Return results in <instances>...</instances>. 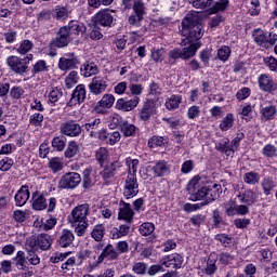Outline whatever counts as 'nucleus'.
I'll return each instance as SVG.
<instances>
[{"label": "nucleus", "mask_w": 277, "mask_h": 277, "mask_svg": "<svg viewBox=\"0 0 277 277\" xmlns=\"http://www.w3.org/2000/svg\"><path fill=\"white\" fill-rule=\"evenodd\" d=\"M201 18L197 13L186 14L182 21L181 34L184 37L181 45L185 47L183 51L181 49H173L169 52L171 60H189L196 55L198 49H200V38H202V24Z\"/></svg>", "instance_id": "f257e3e1"}, {"label": "nucleus", "mask_w": 277, "mask_h": 277, "mask_svg": "<svg viewBox=\"0 0 277 277\" xmlns=\"http://www.w3.org/2000/svg\"><path fill=\"white\" fill-rule=\"evenodd\" d=\"M186 189L190 195L189 200L193 202L205 200L203 202H200L203 207H207L210 202L217 200V198H220V194H222V185L214 183L200 188V184L196 177L188 182Z\"/></svg>", "instance_id": "f03ea898"}, {"label": "nucleus", "mask_w": 277, "mask_h": 277, "mask_svg": "<svg viewBox=\"0 0 277 277\" xmlns=\"http://www.w3.org/2000/svg\"><path fill=\"white\" fill-rule=\"evenodd\" d=\"M34 60V54H28L26 57L9 56L6 64L15 75H25L29 70V62Z\"/></svg>", "instance_id": "7ed1b4c3"}, {"label": "nucleus", "mask_w": 277, "mask_h": 277, "mask_svg": "<svg viewBox=\"0 0 277 277\" xmlns=\"http://www.w3.org/2000/svg\"><path fill=\"white\" fill-rule=\"evenodd\" d=\"M71 40L72 37L68 35L67 28L61 27L56 38L50 42V57H55V55H57V49H64V47H68Z\"/></svg>", "instance_id": "20e7f679"}, {"label": "nucleus", "mask_w": 277, "mask_h": 277, "mask_svg": "<svg viewBox=\"0 0 277 277\" xmlns=\"http://www.w3.org/2000/svg\"><path fill=\"white\" fill-rule=\"evenodd\" d=\"M53 245V239L49 234H39L26 240V250H50Z\"/></svg>", "instance_id": "39448f33"}, {"label": "nucleus", "mask_w": 277, "mask_h": 277, "mask_svg": "<svg viewBox=\"0 0 277 277\" xmlns=\"http://www.w3.org/2000/svg\"><path fill=\"white\" fill-rule=\"evenodd\" d=\"M119 259L120 253L118 252V250H116L114 245L108 243L106 247H104V249H102V252L97 256V260L91 264V269H94V267H98V265H101V263H103L104 261L105 263H107V261H118Z\"/></svg>", "instance_id": "423d86ee"}, {"label": "nucleus", "mask_w": 277, "mask_h": 277, "mask_svg": "<svg viewBox=\"0 0 277 277\" xmlns=\"http://www.w3.org/2000/svg\"><path fill=\"white\" fill-rule=\"evenodd\" d=\"M193 8L196 10H207V8H211L214 4L215 12H224L226 8H228V0H188Z\"/></svg>", "instance_id": "0eeeda50"}, {"label": "nucleus", "mask_w": 277, "mask_h": 277, "mask_svg": "<svg viewBox=\"0 0 277 277\" xmlns=\"http://www.w3.org/2000/svg\"><path fill=\"white\" fill-rule=\"evenodd\" d=\"M140 194V184L137 183L136 174H128L123 185V196L129 198H135V195Z\"/></svg>", "instance_id": "6e6552de"}, {"label": "nucleus", "mask_w": 277, "mask_h": 277, "mask_svg": "<svg viewBox=\"0 0 277 277\" xmlns=\"http://www.w3.org/2000/svg\"><path fill=\"white\" fill-rule=\"evenodd\" d=\"M81 183V175L77 172L65 173L60 182V189H75Z\"/></svg>", "instance_id": "1a4fd4ad"}, {"label": "nucleus", "mask_w": 277, "mask_h": 277, "mask_svg": "<svg viewBox=\"0 0 277 277\" xmlns=\"http://www.w3.org/2000/svg\"><path fill=\"white\" fill-rule=\"evenodd\" d=\"M89 213H90V205L82 203L80 206H77L71 211V216L69 217L70 224L87 222L85 220H88V214Z\"/></svg>", "instance_id": "9d476101"}, {"label": "nucleus", "mask_w": 277, "mask_h": 277, "mask_svg": "<svg viewBox=\"0 0 277 277\" xmlns=\"http://www.w3.org/2000/svg\"><path fill=\"white\" fill-rule=\"evenodd\" d=\"M60 131L62 135H66L67 137H79L81 135V124L77 123L75 120H69L61 124Z\"/></svg>", "instance_id": "9b49d317"}, {"label": "nucleus", "mask_w": 277, "mask_h": 277, "mask_svg": "<svg viewBox=\"0 0 277 277\" xmlns=\"http://www.w3.org/2000/svg\"><path fill=\"white\" fill-rule=\"evenodd\" d=\"M114 21L116 19L109 10H101L94 16L95 27H111Z\"/></svg>", "instance_id": "f8f14e48"}, {"label": "nucleus", "mask_w": 277, "mask_h": 277, "mask_svg": "<svg viewBox=\"0 0 277 277\" xmlns=\"http://www.w3.org/2000/svg\"><path fill=\"white\" fill-rule=\"evenodd\" d=\"M107 77L95 76L92 78V81L89 84V90L91 94L98 96V94H103V92L107 90Z\"/></svg>", "instance_id": "ddd939ff"}, {"label": "nucleus", "mask_w": 277, "mask_h": 277, "mask_svg": "<svg viewBox=\"0 0 277 277\" xmlns=\"http://www.w3.org/2000/svg\"><path fill=\"white\" fill-rule=\"evenodd\" d=\"M83 129L90 133V137H101L103 129V122L100 118L91 119L89 122L83 124Z\"/></svg>", "instance_id": "4468645a"}, {"label": "nucleus", "mask_w": 277, "mask_h": 277, "mask_svg": "<svg viewBox=\"0 0 277 277\" xmlns=\"http://www.w3.org/2000/svg\"><path fill=\"white\" fill-rule=\"evenodd\" d=\"M87 98L85 84H78L71 93V98L68 102L69 107L81 105Z\"/></svg>", "instance_id": "2eb2a0df"}, {"label": "nucleus", "mask_w": 277, "mask_h": 277, "mask_svg": "<svg viewBox=\"0 0 277 277\" xmlns=\"http://www.w3.org/2000/svg\"><path fill=\"white\" fill-rule=\"evenodd\" d=\"M183 255L173 253L167 255L164 260L160 261V265H164V267H171L172 269H181V267H183Z\"/></svg>", "instance_id": "dca6fc26"}, {"label": "nucleus", "mask_w": 277, "mask_h": 277, "mask_svg": "<svg viewBox=\"0 0 277 277\" xmlns=\"http://www.w3.org/2000/svg\"><path fill=\"white\" fill-rule=\"evenodd\" d=\"M140 105V98L137 95H134L131 100L119 98L116 103V109H120L121 111H133L134 107Z\"/></svg>", "instance_id": "f3484780"}, {"label": "nucleus", "mask_w": 277, "mask_h": 277, "mask_svg": "<svg viewBox=\"0 0 277 277\" xmlns=\"http://www.w3.org/2000/svg\"><path fill=\"white\" fill-rule=\"evenodd\" d=\"M66 27L69 38H75L76 36H83L85 34V25L79 21H70Z\"/></svg>", "instance_id": "a211bd4d"}, {"label": "nucleus", "mask_w": 277, "mask_h": 277, "mask_svg": "<svg viewBox=\"0 0 277 277\" xmlns=\"http://www.w3.org/2000/svg\"><path fill=\"white\" fill-rule=\"evenodd\" d=\"M134 215L135 212H133V209H131V205L121 200L119 202L118 220H124L126 222H129V224H131L133 222Z\"/></svg>", "instance_id": "6ab92c4d"}, {"label": "nucleus", "mask_w": 277, "mask_h": 277, "mask_svg": "<svg viewBox=\"0 0 277 277\" xmlns=\"http://www.w3.org/2000/svg\"><path fill=\"white\" fill-rule=\"evenodd\" d=\"M259 85L260 89L263 90V92H276L277 90V84L276 82H274V80H272V78H269V76L267 75H261L259 77Z\"/></svg>", "instance_id": "aec40b11"}, {"label": "nucleus", "mask_w": 277, "mask_h": 277, "mask_svg": "<svg viewBox=\"0 0 277 277\" xmlns=\"http://www.w3.org/2000/svg\"><path fill=\"white\" fill-rule=\"evenodd\" d=\"M98 140L114 146L115 144H118V141L120 140V132H107V130H102Z\"/></svg>", "instance_id": "412c9836"}, {"label": "nucleus", "mask_w": 277, "mask_h": 277, "mask_svg": "<svg viewBox=\"0 0 277 277\" xmlns=\"http://www.w3.org/2000/svg\"><path fill=\"white\" fill-rule=\"evenodd\" d=\"M79 65V58L74 56L71 58L61 57L58 61L60 70H75Z\"/></svg>", "instance_id": "4be33fe9"}, {"label": "nucleus", "mask_w": 277, "mask_h": 277, "mask_svg": "<svg viewBox=\"0 0 277 277\" xmlns=\"http://www.w3.org/2000/svg\"><path fill=\"white\" fill-rule=\"evenodd\" d=\"M131 233V223L127 222V224H122L119 227H114L110 230L111 239H120L121 237H127Z\"/></svg>", "instance_id": "5701e85b"}, {"label": "nucleus", "mask_w": 277, "mask_h": 277, "mask_svg": "<svg viewBox=\"0 0 277 277\" xmlns=\"http://www.w3.org/2000/svg\"><path fill=\"white\" fill-rule=\"evenodd\" d=\"M75 241V234L70 232V229H63L57 243L61 248H68L72 246V242Z\"/></svg>", "instance_id": "b1692460"}, {"label": "nucleus", "mask_w": 277, "mask_h": 277, "mask_svg": "<svg viewBox=\"0 0 277 277\" xmlns=\"http://www.w3.org/2000/svg\"><path fill=\"white\" fill-rule=\"evenodd\" d=\"M28 200H29V186L24 185L19 188V190L15 195L16 207H24V205H27Z\"/></svg>", "instance_id": "393cba45"}, {"label": "nucleus", "mask_w": 277, "mask_h": 277, "mask_svg": "<svg viewBox=\"0 0 277 277\" xmlns=\"http://www.w3.org/2000/svg\"><path fill=\"white\" fill-rule=\"evenodd\" d=\"M32 209H35V211H44V209H47V198H44V195L35 192L32 194Z\"/></svg>", "instance_id": "a878e982"}, {"label": "nucleus", "mask_w": 277, "mask_h": 277, "mask_svg": "<svg viewBox=\"0 0 277 277\" xmlns=\"http://www.w3.org/2000/svg\"><path fill=\"white\" fill-rule=\"evenodd\" d=\"M237 198H239L240 202L243 205H248V207H251V205H254L256 202V196H254V192L247 189L242 194H238Z\"/></svg>", "instance_id": "bb28decb"}, {"label": "nucleus", "mask_w": 277, "mask_h": 277, "mask_svg": "<svg viewBox=\"0 0 277 277\" xmlns=\"http://www.w3.org/2000/svg\"><path fill=\"white\" fill-rule=\"evenodd\" d=\"M122 3L123 5H126V8H129V3H133L134 14L138 16H144V14H146L144 2L142 0H138V1L123 0Z\"/></svg>", "instance_id": "cd10ccee"}, {"label": "nucleus", "mask_w": 277, "mask_h": 277, "mask_svg": "<svg viewBox=\"0 0 277 277\" xmlns=\"http://www.w3.org/2000/svg\"><path fill=\"white\" fill-rule=\"evenodd\" d=\"M253 40L259 44L260 47L267 48V42H269V37L265 34V31L261 29H255L253 31Z\"/></svg>", "instance_id": "c85d7f7f"}, {"label": "nucleus", "mask_w": 277, "mask_h": 277, "mask_svg": "<svg viewBox=\"0 0 277 277\" xmlns=\"http://www.w3.org/2000/svg\"><path fill=\"white\" fill-rule=\"evenodd\" d=\"M114 103H116V97H114L111 94H105L95 106V110L98 111V107L110 109V107H114Z\"/></svg>", "instance_id": "c756f323"}, {"label": "nucleus", "mask_w": 277, "mask_h": 277, "mask_svg": "<svg viewBox=\"0 0 277 277\" xmlns=\"http://www.w3.org/2000/svg\"><path fill=\"white\" fill-rule=\"evenodd\" d=\"M80 70L83 77H92V75H98V65L96 63H87Z\"/></svg>", "instance_id": "7c9ffc66"}, {"label": "nucleus", "mask_w": 277, "mask_h": 277, "mask_svg": "<svg viewBox=\"0 0 277 277\" xmlns=\"http://www.w3.org/2000/svg\"><path fill=\"white\" fill-rule=\"evenodd\" d=\"M168 170H170V167H168V162H166V160H159L153 167V172L156 176H164V174H168Z\"/></svg>", "instance_id": "2f4dec72"}, {"label": "nucleus", "mask_w": 277, "mask_h": 277, "mask_svg": "<svg viewBox=\"0 0 277 277\" xmlns=\"http://www.w3.org/2000/svg\"><path fill=\"white\" fill-rule=\"evenodd\" d=\"M120 131L123 133L124 137H131L135 135L136 128L133 123L129 121H123L120 123Z\"/></svg>", "instance_id": "473e14b6"}, {"label": "nucleus", "mask_w": 277, "mask_h": 277, "mask_svg": "<svg viewBox=\"0 0 277 277\" xmlns=\"http://www.w3.org/2000/svg\"><path fill=\"white\" fill-rule=\"evenodd\" d=\"M261 186L263 188L264 195L269 196L272 190L276 187V182L272 177H266L262 180Z\"/></svg>", "instance_id": "72a5a7b5"}, {"label": "nucleus", "mask_w": 277, "mask_h": 277, "mask_svg": "<svg viewBox=\"0 0 277 277\" xmlns=\"http://www.w3.org/2000/svg\"><path fill=\"white\" fill-rule=\"evenodd\" d=\"M235 124V117L233 114H227L220 123L221 131H228V129H233Z\"/></svg>", "instance_id": "f704fd0d"}, {"label": "nucleus", "mask_w": 277, "mask_h": 277, "mask_svg": "<svg viewBox=\"0 0 277 277\" xmlns=\"http://www.w3.org/2000/svg\"><path fill=\"white\" fill-rule=\"evenodd\" d=\"M79 153V144L75 141H70L67 145V148L65 150V157L66 159H72Z\"/></svg>", "instance_id": "c9c22d12"}, {"label": "nucleus", "mask_w": 277, "mask_h": 277, "mask_svg": "<svg viewBox=\"0 0 277 277\" xmlns=\"http://www.w3.org/2000/svg\"><path fill=\"white\" fill-rule=\"evenodd\" d=\"M92 170L85 169L82 172V187L83 189H90L92 185H94V182H92Z\"/></svg>", "instance_id": "e433bc0d"}, {"label": "nucleus", "mask_w": 277, "mask_h": 277, "mask_svg": "<svg viewBox=\"0 0 277 277\" xmlns=\"http://www.w3.org/2000/svg\"><path fill=\"white\" fill-rule=\"evenodd\" d=\"M91 237L95 241H103V237H105V226L104 225H95L92 233Z\"/></svg>", "instance_id": "4c0bfd02"}, {"label": "nucleus", "mask_w": 277, "mask_h": 277, "mask_svg": "<svg viewBox=\"0 0 277 277\" xmlns=\"http://www.w3.org/2000/svg\"><path fill=\"white\" fill-rule=\"evenodd\" d=\"M13 261H15L17 269H27V266L25 265L27 263V258H25L24 251H18Z\"/></svg>", "instance_id": "58836bf2"}, {"label": "nucleus", "mask_w": 277, "mask_h": 277, "mask_svg": "<svg viewBox=\"0 0 277 277\" xmlns=\"http://www.w3.org/2000/svg\"><path fill=\"white\" fill-rule=\"evenodd\" d=\"M52 147L58 153H62L66 148V138L64 136H55L52 140Z\"/></svg>", "instance_id": "ea45409f"}, {"label": "nucleus", "mask_w": 277, "mask_h": 277, "mask_svg": "<svg viewBox=\"0 0 277 277\" xmlns=\"http://www.w3.org/2000/svg\"><path fill=\"white\" fill-rule=\"evenodd\" d=\"M79 81V76L77 71H70L65 79V85L67 90H70L74 85H77Z\"/></svg>", "instance_id": "a19ab883"}, {"label": "nucleus", "mask_w": 277, "mask_h": 277, "mask_svg": "<svg viewBox=\"0 0 277 277\" xmlns=\"http://www.w3.org/2000/svg\"><path fill=\"white\" fill-rule=\"evenodd\" d=\"M80 259H89V266L92 269V263H94L95 261H98V258L96 255V252L91 251V250H84L79 254Z\"/></svg>", "instance_id": "79ce46f5"}, {"label": "nucleus", "mask_w": 277, "mask_h": 277, "mask_svg": "<svg viewBox=\"0 0 277 277\" xmlns=\"http://www.w3.org/2000/svg\"><path fill=\"white\" fill-rule=\"evenodd\" d=\"M261 115L264 120H272L276 116V106H266L261 109Z\"/></svg>", "instance_id": "37998d69"}, {"label": "nucleus", "mask_w": 277, "mask_h": 277, "mask_svg": "<svg viewBox=\"0 0 277 277\" xmlns=\"http://www.w3.org/2000/svg\"><path fill=\"white\" fill-rule=\"evenodd\" d=\"M181 96L179 95H172L167 102H166V107L169 110L172 109H179V105H181Z\"/></svg>", "instance_id": "c03bdc74"}, {"label": "nucleus", "mask_w": 277, "mask_h": 277, "mask_svg": "<svg viewBox=\"0 0 277 277\" xmlns=\"http://www.w3.org/2000/svg\"><path fill=\"white\" fill-rule=\"evenodd\" d=\"M31 49H34V42L26 39L21 42L19 47L17 48V53L21 55H26V53H29Z\"/></svg>", "instance_id": "a18cd8bd"}, {"label": "nucleus", "mask_w": 277, "mask_h": 277, "mask_svg": "<svg viewBox=\"0 0 277 277\" xmlns=\"http://www.w3.org/2000/svg\"><path fill=\"white\" fill-rule=\"evenodd\" d=\"M140 233L143 237H148V235H153L155 233V224L153 223H143L140 226Z\"/></svg>", "instance_id": "49530a36"}, {"label": "nucleus", "mask_w": 277, "mask_h": 277, "mask_svg": "<svg viewBox=\"0 0 277 277\" xmlns=\"http://www.w3.org/2000/svg\"><path fill=\"white\" fill-rule=\"evenodd\" d=\"M95 157H96L100 166H103V163H105V161H107V158L109 157V150H107V148H105V147H101L96 151Z\"/></svg>", "instance_id": "de8ad7c7"}, {"label": "nucleus", "mask_w": 277, "mask_h": 277, "mask_svg": "<svg viewBox=\"0 0 277 277\" xmlns=\"http://www.w3.org/2000/svg\"><path fill=\"white\" fill-rule=\"evenodd\" d=\"M44 120V116L40 113H35L29 118V123L32 124V127H42V121Z\"/></svg>", "instance_id": "09e8293b"}, {"label": "nucleus", "mask_w": 277, "mask_h": 277, "mask_svg": "<svg viewBox=\"0 0 277 277\" xmlns=\"http://www.w3.org/2000/svg\"><path fill=\"white\" fill-rule=\"evenodd\" d=\"M143 21H144V16L137 15L135 13L133 15H130L129 18H128V23L132 27H142V22Z\"/></svg>", "instance_id": "8fccbe9b"}, {"label": "nucleus", "mask_w": 277, "mask_h": 277, "mask_svg": "<svg viewBox=\"0 0 277 277\" xmlns=\"http://www.w3.org/2000/svg\"><path fill=\"white\" fill-rule=\"evenodd\" d=\"M217 57L221 62H227L228 57H230V48L224 45L217 50Z\"/></svg>", "instance_id": "3c124183"}, {"label": "nucleus", "mask_w": 277, "mask_h": 277, "mask_svg": "<svg viewBox=\"0 0 277 277\" xmlns=\"http://www.w3.org/2000/svg\"><path fill=\"white\" fill-rule=\"evenodd\" d=\"M243 181L248 183V185H256V183H259V173L252 171L248 172L245 174Z\"/></svg>", "instance_id": "603ef678"}, {"label": "nucleus", "mask_w": 277, "mask_h": 277, "mask_svg": "<svg viewBox=\"0 0 277 277\" xmlns=\"http://www.w3.org/2000/svg\"><path fill=\"white\" fill-rule=\"evenodd\" d=\"M149 148H155V146H166V138L163 136H153L148 140Z\"/></svg>", "instance_id": "864d4df0"}, {"label": "nucleus", "mask_w": 277, "mask_h": 277, "mask_svg": "<svg viewBox=\"0 0 277 277\" xmlns=\"http://www.w3.org/2000/svg\"><path fill=\"white\" fill-rule=\"evenodd\" d=\"M50 168L53 172H60L64 170V164L62 163V159L55 157L50 160Z\"/></svg>", "instance_id": "5fc2aeb1"}, {"label": "nucleus", "mask_w": 277, "mask_h": 277, "mask_svg": "<svg viewBox=\"0 0 277 277\" xmlns=\"http://www.w3.org/2000/svg\"><path fill=\"white\" fill-rule=\"evenodd\" d=\"M28 251V256L26 261L30 263V265H40V258L34 252V249H26Z\"/></svg>", "instance_id": "6e6d98bb"}, {"label": "nucleus", "mask_w": 277, "mask_h": 277, "mask_svg": "<svg viewBox=\"0 0 277 277\" xmlns=\"http://www.w3.org/2000/svg\"><path fill=\"white\" fill-rule=\"evenodd\" d=\"M229 141L228 138H224L221 143L215 145L216 150L220 153H225V155H230V149L228 147Z\"/></svg>", "instance_id": "4d7b16f0"}, {"label": "nucleus", "mask_w": 277, "mask_h": 277, "mask_svg": "<svg viewBox=\"0 0 277 277\" xmlns=\"http://www.w3.org/2000/svg\"><path fill=\"white\" fill-rule=\"evenodd\" d=\"M215 240L220 241V243H222V246H224L225 248H226V246H230V243H233V238L226 234L216 235Z\"/></svg>", "instance_id": "13d9d810"}, {"label": "nucleus", "mask_w": 277, "mask_h": 277, "mask_svg": "<svg viewBox=\"0 0 277 277\" xmlns=\"http://www.w3.org/2000/svg\"><path fill=\"white\" fill-rule=\"evenodd\" d=\"M55 14L57 21H66L68 18V10L64 6H56Z\"/></svg>", "instance_id": "bf43d9fd"}, {"label": "nucleus", "mask_w": 277, "mask_h": 277, "mask_svg": "<svg viewBox=\"0 0 277 277\" xmlns=\"http://www.w3.org/2000/svg\"><path fill=\"white\" fill-rule=\"evenodd\" d=\"M62 96H63L62 90L53 89L49 94V101L50 103H57V101H60Z\"/></svg>", "instance_id": "052dcab7"}, {"label": "nucleus", "mask_w": 277, "mask_h": 277, "mask_svg": "<svg viewBox=\"0 0 277 277\" xmlns=\"http://www.w3.org/2000/svg\"><path fill=\"white\" fill-rule=\"evenodd\" d=\"M200 116V106H192L188 108L187 117L189 120H196Z\"/></svg>", "instance_id": "680f3d73"}, {"label": "nucleus", "mask_w": 277, "mask_h": 277, "mask_svg": "<svg viewBox=\"0 0 277 277\" xmlns=\"http://www.w3.org/2000/svg\"><path fill=\"white\" fill-rule=\"evenodd\" d=\"M276 153H277L276 146L272 144H268L263 148L264 157H276Z\"/></svg>", "instance_id": "e2e57ef3"}, {"label": "nucleus", "mask_w": 277, "mask_h": 277, "mask_svg": "<svg viewBox=\"0 0 277 277\" xmlns=\"http://www.w3.org/2000/svg\"><path fill=\"white\" fill-rule=\"evenodd\" d=\"M146 263L137 262L132 266V269L135 274L144 275L146 274Z\"/></svg>", "instance_id": "0e129e2a"}, {"label": "nucleus", "mask_w": 277, "mask_h": 277, "mask_svg": "<svg viewBox=\"0 0 277 277\" xmlns=\"http://www.w3.org/2000/svg\"><path fill=\"white\" fill-rule=\"evenodd\" d=\"M205 220H207V216L203 214H196L189 219V222L193 226H200V224H203Z\"/></svg>", "instance_id": "69168bd1"}, {"label": "nucleus", "mask_w": 277, "mask_h": 277, "mask_svg": "<svg viewBox=\"0 0 277 277\" xmlns=\"http://www.w3.org/2000/svg\"><path fill=\"white\" fill-rule=\"evenodd\" d=\"M234 259L235 256H233L228 252H223L220 254V263H222V265H228V263H230V261H234Z\"/></svg>", "instance_id": "338daca9"}, {"label": "nucleus", "mask_w": 277, "mask_h": 277, "mask_svg": "<svg viewBox=\"0 0 277 277\" xmlns=\"http://www.w3.org/2000/svg\"><path fill=\"white\" fill-rule=\"evenodd\" d=\"M10 94L12 98H21V96L25 94V90H23L21 87H13Z\"/></svg>", "instance_id": "774afa93"}]
</instances>
